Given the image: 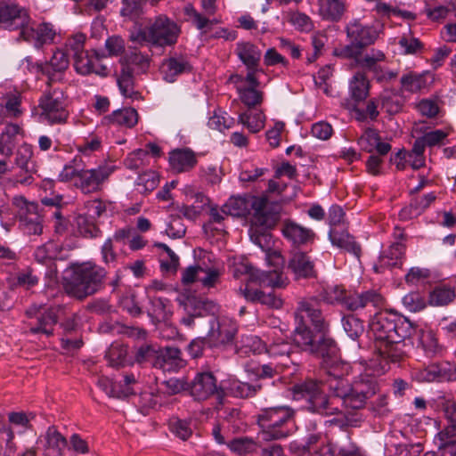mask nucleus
<instances>
[{
	"label": "nucleus",
	"instance_id": "obj_1",
	"mask_svg": "<svg viewBox=\"0 0 456 456\" xmlns=\"http://www.w3.org/2000/svg\"><path fill=\"white\" fill-rule=\"evenodd\" d=\"M322 369L325 376L321 379H306L292 387L294 400H303L304 408L312 413L322 416L340 412L334 400H341L342 406L347 408L346 399L350 396L351 383L347 380L348 365L334 356L322 361Z\"/></svg>",
	"mask_w": 456,
	"mask_h": 456
},
{
	"label": "nucleus",
	"instance_id": "obj_2",
	"mask_svg": "<svg viewBox=\"0 0 456 456\" xmlns=\"http://www.w3.org/2000/svg\"><path fill=\"white\" fill-rule=\"evenodd\" d=\"M375 352L387 362H401L406 356V348L412 346L411 338L417 327L407 318L393 311L376 314L370 323Z\"/></svg>",
	"mask_w": 456,
	"mask_h": 456
},
{
	"label": "nucleus",
	"instance_id": "obj_3",
	"mask_svg": "<svg viewBox=\"0 0 456 456\" xmlns=\"http://www.w3.org/2000/svg\"><path fill=\"white\" fill-rule=\"evenodd\" d=\"M185 315L181 322L187 327H201L203 319L209 324L207 335L208 345L218 347L233 342L238 327L235 322L227 318L217 320L219 305L205 297H188L183 302Z\"/></svg>",
	"mask_w": 456,
	"mask_h": 456
},
{
	"label": "nucleus",
	"instance_id": "obj_4",
	"mask_svg": "<svg viewBox=\"0 0 456 456\" xmlns=\"http://www.w3.org/2000/svg\"><path fill=\"white\" fill-rule=\"evenodd\" d=\"M281 210V206L279 203L271 204L269 209L265 210V212L251 218L248 231L252 242L266 253L267 261L273 266L284 265V258L281 254L273 249V240L269 232L280 219Z\"/></svg>",
	"mask_w": 456,
	"mask_h": 456
},
{
	"label": "nucleus",
	"instance_id": "obj_5",
	"mask_svg": "<svg viewBox=\"0 0 456 456\" xmlns=\"http://www.w3.org/2000/svg\"><path fill=\"white\" fill-rule=\"evenodd\" d=\"M106 275V270L99 265L82 264L73 269L65 289L69 295L83 300L103 288Z\"/></svg>",
	"mask_w": 456,
	"mask_h": 456
},
{
	"label": "nucleus",
	"instance_id": "obj_6",
	"mask_svg": "<svg viewBox=\"0 0 456 456\" xmlns=\"http://www.w3.org/2000/svg\"><path fill=\"white\" fill-rule=\"evenodd\" d=\"M179 34L180 28L174 20L165 15H159L150 20L144 28L131 32L129 38L140 45L166 47L175 45Z\"/></svg>",
	"mask_w": 456,
	"mask_h": 456
},
{
	"label": "nucleus",
	"instance_id": "obj_7",
	"mask_svg": "<svg viewBox=\"0 0 456 456\" xmlns=\"http://www.w3.org/2000/svg\"><path fill=\"white\" fill-rule=\"evenodd\" d=\"M295 411L288 406L270 407L261 411L257 422L262 428L259 436L265 442L280 440L290 435L287 427L292 420Z\"/></svg>",
	"mask_w": 456,
	"mask_h": 456
},
{
	"label": "nucleus",
	"instance_id": "obj_8",
	"mask_svg": "<svg viewBox=\"0 0 456 456\" xmlns=\"http://www.w3.org/2000/svg\"><path fill=\"white\" fill-rule=\"evenodd\" d=\"M292 340L294 345L302 351L308 352L326 359L337 353V345L333 338L322 332L313 331L306 322H298Z\"/></svg>",
	"mask_w": 456,
	"mask_h": 456
},
{
	"label": "nucleus",
	"instance_id": "obj_9",
	"mask_svg": "<svg viewBox=\"0 0 456 456\" xmlns=\"http://www.w3.org/2000/svg\"><path fill=\"white\" fill-rule=\"evenodd\" d=\"M379 392V384L375 377L368 374L360 375L351 383L350 396L346 399L347 409L365 408Z\"/></svg>",
	"mask_w": 456,
	"mask_h": 456
},
{
	"label": "nucleus",
	"instance_id": "obj_10",
	"mask_svg": "<svg viewBox=\"0 0 456 456\" xmlns=\"http://www.w3.org/2000/svg\"><path fill=\"white\" fill-rule=\"evenodd\" d=\"M61 310L60 305L41 309L30 307L26 310V315L30 319L26 323L28 330L26 332L33 335H45L49 338L53 335L54 326L59 320V312Z\"/></svg>",
	"mask_w": 456,
	"mask_h": 456
},
{
	"label": "nucleus",
	"instance_id": "obj_11",
	"mask_svg": "<svg viewBox=\"0 0 456 456\" xmlns=\"http://www.w3.org/2000/svg\"><path fill=\"white\" fill-rule=\"evenodd\" d=\"M273 203L264 196L232 197L221 210L225 216H243L251 214V218H254L269 209Z\"/></svg>",
	"mask_w": 456,
	"mask_h": 456
},
{
	"label": "nucleus",
	"instance_id": "obj_12",
	"mask_svg": "<svg viewBox=\"0 0 456 456\" xmlns=\"http://www.w3.org/2000/svg\"><path fill=\"white\" fill-rule=\"evenodd\" d=\"M188 394L198 402L206 401L216 395L220 403L225 395L223 388L217 386L216 378L210 371L198 372L193 379L189 381Z\"/></svg>",
	"mask_w": 456,
	"mask_h": 456
},
{
	"label": "nucleus",
	"instance_id": "obj_13",
	"mask_svg": "<svg viewBox=\"0 0 456 456\" xmlns=\"http://www.w3.org/2000/svg\"><path fill=\"white\" fill-rule=\"evenodd\" d=\"M20 207V222L22 230L28 235H40L43 232V218L45 211L39 208L37 203L28 202L25 199H15Z\"/></svg>",
	"mask_w": 456,
	"mask_h": 456
},
{
	"label": "nucleus",
	"instance_id": "obj_14",
	"mask_svg": "<svg viewBox=\"0 0 456 456\" xmlns=\"http://www.w3.org/2000/svg\"><path fill=\"white\" fill-rule=\"evenodd\" d=\"M320 302L316 296L302 298L297 304L296 319L301 323L307 320L315 330L326 334L329 330V322L319 308Z\"/></svg>",
	"mask_w": 456,
	"mask_h": 456
},
{
	"label": "nucleus",
	"instance_id": "obj_15",
	"mask_svg": "<svg viewBox=\"0 0 456 456\" xmlns=\"http://www.w3.org/2000/svg\"><path fill=\"white\" fill-rule=\"evenodd\" d=\"M28 10L16 3L0 2V26L8 30L22 31L30 22Z\"/></svg>",
	"mask_w": 456,
	"mask_h": 456
},
{
	"label": "nucleus",
	"instance_id": "obj_16",
	"mask_svg": "<svg viewBox=\"0 0 456 456\" xmlns=\"http://www.w3.org/2000/svg\"><path fill=\"white\" fill-rule=\"evenodd\" d=\"M43 110L42 116L50 124H64L68 118L69 111L66 110V102L61 91L53 92L45 95L40 100Z\"/></svg>",
	"mask_w": 456,
	"mask_h": 456
},
{
	"label": "nucleus",
	"instance_id": "obj_17",
	"mask_svg": "<svg viewBox=\"0 0 456 456\" xmlns=\"http://www.w3.org/2000/svg\"><path fill=\"white\" fill-rule=\"evenodd\" d=\"M286 269L297 281L317 278L318 272L311 256L304 251H291L287 261Z\"/></svg>",
	"mask_w": 456,
	"mask_h": 456
},
{
	"label": "nucleus",
	"instance_id": "obj_18",
	"mask_svg": "<svg viewBox=\"0 0 456 456\" xmlns=\"http://www.w3.org/2000/svg\"><path fill=\"white\" fill-rule=\"evenodd\" d=\"M246 274L250 281L257 282L260 286H269L273 288H282L285 286L281 280V274L276 270L260 271L254 268L248 263H240L234 266L233 276L239 278Z\"/></svg>",
	"mask_w": 456,
	"mask_h": 456
},
{
	"label": "nucleus",
	"instance_id": "obj_19",
	"mask_svg": "<svg viewBox=\"0 0 456 456\" xmlns=\"http://www.w3.org/2000/svg\"><path fill=\"white\" fill-rule=\"evenodd\" d=\"M8 422L0 420V439L4 441L7 447L12 449L14 432L12 425L20 427L24 430L31 429V421L36 418L34 411H11L8 413Z\"/></svg>",
	"mask_w": 456,
	"mask_h": 456
},
{
	"label": "nucleus",
	"instance_id": "obj_20",
	"mask_svg": "<svg viewBox=\"0 0 456 456\" xmlns=\"http://www.w3.org/2000/svg\"><path fill=\"white\" fill-rule=\"evenodd\" d=\"M56 32L53 26L49 22L36 24L30 18V22L20 32L18 39H23L31 43L36 48H41L44 45L51 44Z\"/></svg>",
	"mask_w": 456,
	"mask_h": 456
},
{
	"label": "nucleus",
	"instance_id": "obj_21",
	"mask_svg": "<svg viewBox=\"0 0 456 456\" xmlns=\"http://www.w3.org/2000/svg\"><path fill=\"white\" fill-rule=\"evenodd\" d=\"M346 36L350 43L361 53L375 43L379 34L371 26L362 24L359 20H354L346 27Z\"/></svg>",
	"mask_w": 456,
	"mask_h": 456
},
{
	"label": "nucleus",
	"instance_id": "obj_22",
	"mask_svg": "<svg viewBox=\"0 0 456 456\" xmlns=\"http://www.w3.org/2000/svg\"><path fill=\"white\" fill-rule=\"evenodd\" d=\"M112 169L106 167L98 168L81 169L78 179L75 181V186L83 193L88 194L100 190L102 183L110 176Z\"/></svg>",
	"mask_w": 456,
	"mask_h": 456
},
{
	"label": "nucleus",
	"instance_id": "obj_23",
	"mask_svg": "<svg viewBox=\"0 0 456 456\" xmlns=\"http://www.w3.org/2000/svg\"><path fill=\"white\" fill-rule=\"evenodd\" d=\"M245 371L255 378V382L265 385V393L272 395L274 392L275 381L279 373L276 366L272 363L259 364L253 362H247L244 365Z\"/></svg>",
	"mask_w": 456,
	"mask_h": 456
},
{
	"label": "nucleus",
	"instance_id": "obj_24",
	"mask_svg": "<svg viewBox=\"0 0 456 456\" xmlns=\"http://www.w3.org/2000/svg\"><path fill=\"white\" fill-rule=\"evenodd\" d=\"M350 93L351 101H346L344 104L348 110H355V105L358 102L364 101L369 94V81L365 75L361 72H357L350 82Z\"/></svg>",
	"mask_w": 456,
	"mask_h": 456
},
{
	"label": "nucleus",
	"instance_id": "obj_25",
	"mask_svg": "<svg viewBox=\"0 0 456 456\" xmlns=\"http://www.w3.org/2000/svg\"><path fill=\"white\" fill-rule=\"evenodd\" d=\"M169 163L174 170L182 173L193 168L197 164V159L191 149H175L169 154Z\"/></svg>",
	"mask_w": 456,
	"mask_h": 456
},
{
	"label": "nucleus",
	"instance_id": "obj_26",
	"mask_svg": "<svg viewBox=\"0 0 456 456\" xmlns=\"http://www.w3.org/2000/svg\"><path fill=\"white\" fill-rule=\"evenodd\" d=\"M118 88L123 96L133 100L142 98L141 94L134 90V69L127 64H122L117 77Z\"/></svg>",
	"mask_w": 456,
	"mask_h": 456
},
{
	"label": "nucleus",
	"instance_id": "obj_27",
	"mask_svg": "<svg viewBox=\"0 0 456 456\" xmlns=\"http://www.w3.org/2000/svg\"><path fill=\"white\" fill-rule=\"evenodd\" d=\"M171 302L167 298L149 296V305L146 307L148 315L153 322H166L172 314Z\"/></svg>",
	"mask_w": 456,
	"mask_h": 456
},
{
	"label": "nucleus",
	"instance_id": "obj_28",
	"mask_svg": "<svg viewBox=\"0 0 456 456\" xmlns=\"http://www.w3.org/2000/svg\"><path fill=\"white\" fill-rule=\"evenodd\" d=\"M285 238L295 245L306 244L314 237L312 230L303 227L292 221H285L281 229Z\"/></svg>",
	"mask_w": 456,
	"mask_h": 456
},
{
	"label": "nucleus",
	"instance_id": "obj_29",
	"mask_svg": "<svg viewBox=\"0 0 456 456\" xmlns=\"http://www.w3.org/2000/svg\"><path fill=\"white\" fill-rule=\"evenodd\" d=\"M191 70V66L184 59L169 58L165 60L160 66L164 79L169 83L174 82L177 76Z\"/></svg>",
	"mask_w": 456,
	"mask_h": 456
},
{
	"label": "nucleus",
	"instance_id": "obj_30",
	"mask_svg": "<svg viewBox=\"0 0 456 456\" xmlns=\"http://www.w3.org/2000/svg\"><path fill=\"white\" fill-rule=\"evenodd\" d=\"M236 53L247 69H252L259 66L262 53L255 45L249 42H240L237 44Z\"/></svg>",
	"mask_w": 456,
	"mask_h": 456
},
{
	"label": "nucleus",
	"instance_id": "obj_31",
	"mask_svg": "<svg viewBox=\"0 0 456 456\" xmlns=\"http://www.w3.org/2000/svg\"><path fill=\"white\" fill-rule=\"evenodd\" d=\"M21 128L16 124H8L0 134V155L10 158L16 146L17 136Z\"/></svg>",
	"mask_w": 456,
	"mask_h": 456
},
{
	"label": "nucleus",
	"instance_id": "obj_32",
	"mask_svg": "<svg viewBox=\"0 0 456 456\" xmlns=\"http://www.w3.org/2000/svg\"><path fill=\"white\" fill-rule=\"evenodd\" d=\"M231 392L234 396L242 399L252 398L262 394L265 395V385L260 382L233 381L231 384Z\"/></svg>",
	"mask_w": 456,
	"mask_h": 456
},
{
	"label": "nucleus",
	"instance_id": "obj_33",
	"mask_svg": "<svg viewBox=\"0 0 456 456\" xmlns=\"http://www.w3.org/2000/svg\"><path fill=\"white\" fill-rule=\"evenodd\" d=\"M404 254V245L399 242L394 243L379 256V266L375 265L376 272L379 268L396 267L401 265V259Z\"/></svg>",
	"mask_w": 456,
	"mask_h": 456
},
{
	"label": "nucleus",
	"instance_id": "obj_34",
	"mask_svg": "<svg viewBox=\"0 0 456 456\" xmlns=\"http://www.w3.org/2000/svg\"><path fill=\"white\" fill-rule=\"evenodd\" d=\"M436 200V195L433 192L428 193L423 196L415 197L411 200L409 207L404 208L400 212L402 218H411L420 215L427 209L432 202Z\"/></svg>",
	"mask_w": 456,
	"mask_h": 456
},
{
	"label": "nucleus",
	"instance_id": "obj_35",
	"mask_svg": "<svg viewBox=\"0 0 456 456\" xmlns=\"http://www.w3.org/2000/svg\"><path fill=\"white\" fill-rule=\"evenodd\" d=\"M41 204L44 207L54 208L53 217L56 219L55 232L62 233L66 230L65 220L61 211V209L66 205L63 200V196L56 194L53 197H45L41 200Z\"/></svg>",
	"mask_w": 456,
	"mask_h": 456
},
{
	"label": "nucleus",
	"instance_id": "obj_36",
	"mask_svg": "<svg viewBox=\"0 0 456 456\" xmlns=\"http://www.w3.org/2000/svg\"><path fill=\"white\" fill-rule=\"evenodd\" d=\"M332 244L345 248L346 251L354 254L357 258L361 255V247L347 232H339L338 230L330 229L329 232Z\"/></svg>",
	"mask_w": 456,
	"mask_h": 456
},
{
	"label": "nucleus",
	"instance_id": "obj_37",
	"mask_svg": "<svg viewBox=\"0 0 456 456\" xmlns=\"http://www.w3.org/2000/svg\"><path fill=\"white\" fill-rule=\"evenodd\" d=\"M45 451L48 455L50 452L53 456H60L67 446L66 438L57 431L55 427L48 428L45 436Z\"/></svg>",
	"mask_w": 456,
	"mask_h": 456
},
{
	"label": "nucleus",
	"instance_id": "obj_38",
	"mask_svg": "<svg viewBox=\"0 0 456 456\" xmlns=\"http://www.w3.org/2000/svg\"><path fill=\"white\" fill-rule=\"evenodd\" d=\"M319 4L320 14L327 20L338 21L345 12L342 0H319Z\"/></svg>",
	"mask_w": 456,
	"mask_h": 456
},
{
	"label": "nucleus",
	"instance_id": "obj_39",
	"mask_svg": "<svg viewBox=\"0 0 456 456\" xmlns=\"http://www.w3.org/2000/svg\"><path fill=\"white\" fill-rule=\"evenodd\" d=\"M33 149L30 144L23 143L15 153V165L25 173H36V165L32 159Z\"/></svg>",
	"mask_w": 456,
	"mask_h": 456
},
{
	"label": "nucleus",
	"instance_id": "obj_40",
	"mask_svg": "<svg viewBox=\"0 0 456 456\" xmlns=\"http://www.w3.org/2000/svg\"><path fill=\"white\" fill-rule=\"evenodd\" d=\"M436 444L442 456H456V433L444 428L436 436Z\"/></svg>",
	"mask_w": 456,
	"mask_h": 456
},
{
	"label": "nucleus",
	"instance_id": "obj_41",
	"mask_svg": "<svg viewBox=\"0 0 456 456\" xmlns=\"http://www.w3.org/2000/svg\"><path fill=\"white\" fill-rule=\"evenodd\" d=\"M137 384L138 379L134 373L124 374L121 380L115 382L114 397L124 399L135 395Z\"/></svg>",
	"mask_w": 456,
	"mask_h": 456
},
{
	"label": "nucleus",
	"instance_id": "obj_42",
	"mask_svg": "<svg viewBox=\"0 0 456 456\" xmlns=\"http://www.w3.org/2000/svg\"><path fill=\"white\" fill-rule=\"evenodd\" d=\"M385 59V54L379 50L372 49L369 53L362 56V53L355 59V65L365 70L378 72V62Z\"/></svg>",
	"mask_w": 456,
	"mask_h": 456
},
{
	"label": "nucleus",
	"instance_id": "obj_43",
	"mask_svg": "<svg viewBox=\"0 0 456 456\" xmlns=\"http://www.w3.org/2000/svg\"><path fill=\"white\" fill-rule=\"evenodd\" d=\"M346 290L339 285L327 286L316 296L321 302L333 305L335 303H340L343 305L346 298Z\"/></svg>",
	"mask_w": 456,
	"mask_h": 456
},
{
	"label": "nucleus",
	"instance_id": "obj_44",
	"mask_svg": "<svg viewBox=\"0 0 456 456\" xmlns=\"http://www.w3.org/2000/svg\"><path fill=\"white\" fill-rule=\"evenodd\" d=\"M159 357V347L157 345L143 344L140 346L134 354L135 362L139 364L151 363L157 364Z\"/></svg>",
	"mask_w": 456,
	"mask_h": 456
},
{
	"label": "nucleus",
	"instance_id": "obj_45",
	"mask_svg": "<svg viewBox=\"0 0 456 456\" xmlns=\"http://www.w3.org/2000/svg\"><path fill=\"white\" fill-rule=\"evenodd\" d=\"M342 325L345 332L353 340L358 339L364 332L363 322L354 314L344 316Z\"/></svg>",
	"mask_w": 456,
	"mask_h": 456
},
{
	"label": "nucleus",
	"instance_id": "obj_46",
	"mask_svg": "<svg viewBox=\"0 0 456 456\" xmlns=\"http://www.w3.org/2000/svg\"><path fill=\"white\" fill-rule=\"evenodd\" d=\"M110 119L114 124L133 127L137 124L138 113L134 108H125L115 110Z\"/></svg>",
	"mask_w": 456,
	"mask_h": 456
},
{
	"label": "nucleus",
	"instance_id": "obj_47",
	"mask_svg": "<svg viewBox=\"0 0 456 456\" xmlns=\"http://www.w3.org/2000/svg\"><path fill=\"white\" fill-rule=\"evenodd\" d=\"M67 53L62 50H57L53 53L50 61L45 65H41L43 73L49 74L50 69L54 71L62 72L69 67V57Z\"/></svg>",
	"mask_w": 456,
	"mask_h": 456
},
{
	"label": "nucleus",
	"instance_id": "obj_48",
	"mask_svg": "<svg viewBox=\"0 0 456 456\" xmlns=\"http://www.w3.org/2000/svg\"><path fill=\"white\" fill-rule=\"evenodd\" d=\"M239 119L251 133L259 132L265 126V117L260 111H246L240 115Z\"/></svg>",
	"mask_w": 456,
	"mask_h": 456
},
{
	"label": "nucleus",
	"instance_id": "obj_49",
	"mask_svg": "<svg viewBox=\"0 0 456 456\" xmlns=\"http://www.w3.org/2000/svg\"><path fill=\"white\" fill-rule=\"evenodd\" d=\"M240 101L249 109L263 102V93L253 86H244L238 89Z\"/></svg>",
	"mask_w": 456,
	"mask_h": 456
},
{
	"label": "nucleus",
	"instance_id": "obj_50",
	"mask_svg": "<svg viewBox=\"0 0 456 456\" xmlns=\"http://www.w3.org/2000/svg\"><path fill=\"white\" fill-rule=\"evenodd\" d=\"M83 167L82 159L80 157L74 158L71 161L66 164L59 174V181L69 182L73 179H78L79 174Z\"/></svg>",
	"mask_w": 456,
	"mask_h": 456
},
{
	"label": "nucleus",
	"instance_id": "obj_51",
	"mask_svg": "<svg viewBox=\"0 0 456 456\" xmlns=\"http://www.w3.org/2000/svg\"><path fill=\"white\" fill-rule=\"evenodd\" d=\"M455 298V292L451 288H436L429 295V302L433 305H446Z\"/></svg>",
	"mask_w": 456,
	"mask_h": 456
},
{
	"label": "nucleus",
	"instance_id": "obj_52",
	"mask_svg": "<svg viewBox=\"0 0 456 456\" xmlns=\"http://www.w3.org/2000/svg\"><path fill=\"white\" fill-rule=\"evenodd\" d=\"M184 14L187 20L191 21L199 29H203L208 25L216 23V20H209L201 13H200L191 4H187L184 7Z\"/></svg>",
	"mask_w": 456,
	"mask_h": 456
},
{
	"label": "nucleus",
	"instance_id": "obj_53",
	"mask_svg": "<svg viewBox=\"0 0 456 456\" xmlns=\"http://www.w3.org/2000/svg\"><path fill=\"white\" fill-rule=\"evenodd\" d=\"M401 84L404 90L416 93L426 86V81L422 75L409 73L401 77Z\"/></svg>",
	"mask_w": 456,
	"mask_h": 456
},
{
	"label": "nucleus",
	"instance_id": "obj_54",
	"mask_svg": "<svg viewBox=\"0 0 456 456\" xmlns=\"http://www.w3.org/2000/svg\"><path fill=\"white\" fill-rule=\"evenodd\" d=\"M120 13L130 20H136L142 14L143 0H122Z\"/></svg>",
	"mask_w": 456,
	"mask_h": 456
},
{
	"label": "nucleus",
	"instance_id": "obj_55",
	"mask_svg": "<svg viewBox=\"0 0 456 456\" xmlns=\"http://www.w3.org/2000/svg\"><path fill=\"white\" fill-rule=\"evenodd\" d=\"M169 428L171 432L182 440H187L192 434L189 420L174 418L169 421Z\"/></svg>",
	"mask_w": 456,
	"mask_h": 456
},
{
	"label": "nucleus",
	"instance_id": "obj_56",
	"mask_svg": "<svg viewBox=\"0 0 456 456\" xmlns=\"http://www.w3.org/2000/svg\"><path fill=\"white\" fill-rule=\"evenodd\" d=\"M379 140H380V137L378 132L373 128H367L358 139V144L362 151L371 153L374 151Z\"/></svg>",
	"mask_w": 456,
	"mask_h": 456
},
{
	"label": "nucleus",
	"instance_id": "obj_57",
	"mask_svg": "<svg viewBox=\"0 0 456 456\" xmlns=\"http://www.w3.org/2000/svg\"><path fill=\"white\" fill-rule=\"evenodd\" d=\"M74 58V67L77 73L81 75L92 74L94 59L89 55L88 52H84Z\"/></svg>",
	"mask_w": 456,
	"mask_h": 456
},
{
	"label": "nucleus",
	"instance_id": "obj_58",
	"mask_svg": "<svg viewBox=\"0 0 456 456\" xmlns=\"http://www.w3.org/2000/svg\"><path fill=\"white\" fill-rule=\"evenodd\" d=\"M403 304L410 312H419L425 308L426 300L419 292L412 291L403 297Z\"/></svg>",
	"mask_w": 456,
	"mask_h": 456
},
{
	"label": "nucleus",
	"instance_id": "obj_59",
	"mask_svg": "<svg viewBox=\"0 0 456 456\" xmlns=\"http://www.w3.org/2000/svg\"><path fill=\"white\" fill-rule=\"evenodd\" d=\"M165 387V393L168 395H177L181 392L189 391V381L184 379L171 378L162 382Z\"/></svg>",
	"mask_w": 456,
	"mask_h": 456
},
{
	"label": "nucleus",
	"instance_id": "obj_60",
	"mask_svg": "<svg viewBox=\"0 0 456 456\" xmlns=\"http://www.w3.org/2000/svg\"><path fill=\"white\" fill-rule=\"evenodd\" d=\"M159 356L162 357L166 363L170 364L172 367L182 368L184 366V361L182 358V352L177 347L167 346L164 352H159Z\"/></svg>",
	"mask_w": 456,
	"mask_h": 456
},
{
	"label": "nucleus",
	"instance_id": "obj_61",
	"mask_svg": "<svg viewBox=\"0 0 456 456\" xmlns=\"http://www.w3.org/2000/svg\"><path fill=\"white\" fill-rule=\"evenodd\" d=\"M229 447L232 452L243 455L254 452L256 450V443L250 438L240 437L233 439L229 444Z\"/></svg>",
	"mask_w": 456,
	"mask_h": 456
},
{
	"label": "nucleus",
	"instance_id": "obj_62",
	"mask_svg": "<svg viewBox=\"0 0 456 456\" xmlns=\"http://www.w3.org/2000/svg\"><path fill=\"white\" fill-rule=\"evenodd\" d=\"M122 64H127L129 67L136 66L144 72L149 67V59L141 53L134 52L120 59V65Z\"/></svg>",
	"mask_w": 456,
	"mask_h": 456
},
{
	"label": "nucleus",
	"instance_id": "obj_63",
	"mask_svg": "<svg viewBox=\"0 0 456 456\" xmlns=\"http://www.w3.org/2000/svg\"><path fill=\"white\" fill-rule=\"evenodd\" d=\"M126 354V347L121 346H111L107 352L106 357L108 358L110 366L120 367L125 364Z\"/></svg>",
	"mask_w": 456,
	"mask_h": 456
},
{
	"label": "nucleus",
	"instance_id": "obj_64",
	"mask_svg": "<svg viewBox=\"0 0 456 456\" xmlns=\"http://www.w3.org/2000/svg\"><path fill=\"white\" fill-rule=\"evenodd\" d=\"M289 21L297 29L301 31H310L313 23L309 16L299 12H291L289 13Z\"/></svg>",
	"mask_w": 456,
	"mask_h": 456
}]
</instances>
